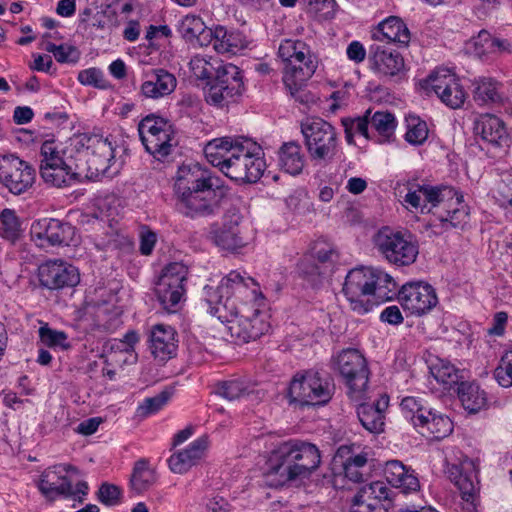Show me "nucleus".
Listing matches in <instances>:
<instances>
[{"label":"nucleus","instance_id":"48","mask_svg":"<svg viewBox=\"0 0 512 512\" xmlns=\"http://www.w3.org/2000/svg\"><path fill=\"white\" fill-rule=\"evenodd\" d=\"M391 490L382 481H375L362 487L358 492L359 498L367 499L373 503L385 504L388 508L391 505Z\"/></svg>","mask_w":512,"mask_h":512},{"label":"nucleus","instance_id":"19","mask_svg":"<svg viewBox=\"0 0 512 512\" xmlns=\"http://www.w3.org/2000/svg\"><path fill=\"white\" fill-rule=\"evenodd\" d=\"M368 61L371 70L381 77L401 80L406 74L403 56L385 44H373L369 47Z\"/></svg>","mask_w":512,"mask_h":512},{"label":"nucleus","instance_id":"60","mask_svg":"<svg viewBox=\"0 0 512 512\" xmlns=\"http://www.w3.org/2000/svg\"><path fill=\"white\" fill-rule=\"evenodd\" d=\"M183 35L189 39L207 34L204 23L200 17H186L182 22Z\"/></svg>","mask_w":512,"mask_h":512},{"label":"nucleus","instance_id":"61","mask_svg":"<svg viewBox=\"0 0 512 512\" xmlns=\"http://www.w3.org/2000/svg\"><path fill=\"white\" fill-rule=\"evenodd\" d=\"M213 47L220 53L236 54L244 47V44L240 33L229 32L228 37L222 41V44H213Z\"/></svg>","mask_w":512,"mask_h":512},{"label":"nucleus","instance_id":"39","mask_svg":"<svg viewBox=\"0 0 512 512\" xmlns=\"http://www.w3.org/2000/svg\"><path fill=\"white\" fill-rule=\"evenodd\" d=\"M155 482L156 473L155 470L150 467L149 461L144 458L136 461L130 477L131 489L137 494H142Z\"/></svg>","mask_w":512,"mask_h":512},{"label":"nucleus","instance_id":"27","mask_svg":"<svg viewBox=\"0 0 512 512\" xmlns=\"http://www.w3.org/2000/svg\"><path fill=\"white\" fill-rule=\"evenodd\" d=\"M384 475L387 482L400 490L403 494L416 492L420 488L418 477L413 469L405 466L399 460H390L386 463Z\"/></svg>","mask_w":512,"mask_h":512},{"label":"nucleus","instance_id":"58","mask_svg":"<svg viewBox=\"0 0 512 512\" xmlns=\"http://www.w3.org/2000/svg\"><path fill=\"white\" fill-rule=\"evenodd\" d=\"M77 79L82 85L93 86L100 89L106 88L103 72L95 67L80 71Z\"/></svg>","mask_w":512,"mask_h":512},{"label":"nucleus","instance_id":"34","mask_svg":"<svg viewBox=\"0 0 512 512\" xmlns=\"http://www.w3.org/2000/svg\"><path fill=\"white\" fill-rule=\"evenodd\" d=\"M278 166L284 172L296 176L305 166V155L299 143L289 141L283 143L278 149Z\"/></svg>","mask_w":512,"mask_h":512},{"label":"nucleus","instance_id":"47","mask_svg":"<svg viewBox=\"0 0 512 512\" xmlns=\"http://www.w3.org/2000/svg\"><path fill=\"white\" fill-rule=\"evenodd\" d=\"M221 63L222 61L216 58L210 57L209 59H206L201 55H196L191 58L189 66L193 75L197 79L210 82L217 71V67H219Z\"/></svg>","mask_w":512,"mask_h":512},{"label":"nucleus","instance_id":"6","mask_svg":"<svg viewBox=\"0 0 512 512\" xmlns=\"http://www.w3.org/2000/svg\"><path fill=\"white\" fill-rule=\"evenodd\" d=\"M77 150H85L88 169L96 177H113L122 165L116 159V147L108 137L96 133H81L75 137Z\"/></svg>","mask_w":512,"mask_h":512},{"label":"nucleus","instance_id":"3","mask_svg":"<svg viewBox=\"0 0 512 512\" xmlns=\"http://www.w3.org/2000/svg\"><path fill=\"white\" fill-rule=\"evenodd\" d=\"M320 462V452L314 444L285 442L272 452L267 462L265 483L277 488L290 481L308 478Z\"/></svg>","mask_w":512,"mask_h":512},{"label":"nucleus","instance_id":"20","mask_svg":"<svg viewBox=\"0 0 512 512\" xmlns=\"http://www.w3.org/2000/svg\"><path fill=\"white\" fill-rule=\"evenodd\" d=\"M398 297L405 310L418 316L429 312L438 303L434 288L422 282L403 285L398 291Z\"/></svg>","mask_w":512,"mask_h":512},{"label":"nucleus","instance_id":"35","mask_svg":"<svg viewBox=\"0 0 512 512\" xmlns=\"http://www.w3.org/2000/svg\"><path fill=\"white\" fill-rule=\"evenodd\" d=\"M47 168H39L40 176L43 181L52 187H68L80 182V174L73 171L65 161L63 164H56Z\"/></svg>","mask_w":512,"mask_h":512},{"label":"nucleus","instance_id":"54","mask_svg":"<svg viewBox=\"0 0 512 512\" xmlns=\"http://www.w3.org/2000/svg\"><path fill=\"white\" fill-rule=\"evenodd\" d=\"M401 409L407 420H409L413 426L417 425L420 421V415H429V408L424 406L423 403L415 397H405L401 401Z\"/></svg>","mask_w":512,"mask_h":512},{"label":"nucleus","instance_id":"53","mask_svg":"<svg viewBox=\"0 0 512 512\" xmlns=\"http://www.w3.org/2000/svg\"><path fill=\"white\" fill-rule=\"evenodd\" d=\"M170 397L171 393L164 390L153 397L145 398L137 407V415L139 417L146 418L157 413L167 404Z\"/></svg>","mask_w":512,"mask_h":512},{"label":"nucleus","instance_id":"28","mask_svg":"<svg viewBox=\"0 0 512 512\" xmlns=\"http://www.w3.org/2000/svg\"><path fill=\"white\" fill-rule=\"evenodd\" d=\"M428 412L429 415H420V421L415 426L418 432L427 438L438 441L449 436L453 431L452 420L432 408H429Z\"/></svg>","mask_w":512,"mask_h":512},{"label":"nucleus","instance_id":"11","mask_svg":"<svg viewBox=\"0 0 512 512\" xmlns=\"http://www.w3.org/2000/svg\"><path fill=\"white\" fill-rule=\"evenodd\" d=\"M301 132L311 160L331 162L338 146L335 128L322 118L307 119L301 124Z\"/></svg>","mask_w":512,"mask_h":512},{"label":"nucleus","instance_id":"29","mask_svg":"<svg viewBox=\"0 0 512 512\" xmlns=\"http://www.w3.org/2000/svg\"><path fill=\"white\" fill-rule=\"evenodd\" d=\"M176 85L177 80L172 73L164 69H153L146 73L141 92L147 98L158 99L171 94Z\"/></svg>","mask_w":512,"mask_h":512},{"label":"nucleus","instance_id":"44","mask_svg":"<svg viewBox=\"0 0 512 512\" xmlns=\"http://www.w3.org/2000/svg\"><path fill=\"white\" fill-rule=\"evenodd\" d=\"M474 100L480 104L498 103L501 96L498 92V84L490 78H480L474 83Z\"/></svg>","mask_w":512,"mask_h":512},{"label":"nucleus","instance_id":"15","mask_svg":"<svg viewBox=\"0 0 512 512\" xmlns=\"http://www.w3.org/2000/svg\"><path fill=\"white\" fill-rule=\"evenodd\" d=\"M31 239L40 247L76 245V227L70 222L56 218L34 221L30 228Z\"/></svg>","mask_w":512,"mask_h":512},{"label":"nucleus","instance_id":"24","mask_svg":"<svg viewBox=\"0 0 512 512\" xmlns=\"http://www.w3.org/2000/svg\"><path fill=\"white\" fill-rule=\"evenodd\" d=\"M177 332L169 325L157 324L150 333V351L155 359L165 362L176 355Z\"/></svg>","mask_w":512,"mask_h":512},{"label":"nucleus","instance_id":"8","mask_svg":"<svg viewBox=\"0 0 512 512\" xmlns=\"http://www.w3.org/2000/svg\"><path fill=\"white\" fill-rule=\"evenodd\" d=\"M374 245L389 264L397 267L412 265L419 254L418 243L410 233L394 231L389 227H383L376 233Z\"/></svg>","mask_w":512,"mask_h":512},{"label":"nucleus","instance_id":"9","mask_svg":"<svg viewBox=\"0 0 512 512\" xmlns=\"http://www.w3.org/2000/svg\"><path fill=\"white\" fill-rule=\"evenodd\" d=\"M138 132L145 150L157 160L169 156L177 144L176 131L171 121L153 113L142 118Z\"/></svg>","mask_w":512,"mask_h":512},{"label":"nucleus","instance_id":"63","mask_svg":"<svg viewBox=\"0 0 512 512\" xmlns=\"http://www.w3.org/2000/svg\"><path fill=\"white\" fill-rule=\"evenodd\" d=\"M420 184H409L408 192L404 198V201L412 208H421V212L426 209V203L424 199H421L422 193L419 191Z\"/></svg>","mask_w":512,"mask_h":512},{"label":"nucleus","instance_id":"36","mask_svg":"<svg viewBox=\"0 0 512 512\" xmlns=\"http://www.w3.org/2000/svg\"><path fill=\"white\" fill-rule=\"evenodd\" d=\"M456 390L464 409L469 413H477L487 405L485 391L474 382L463 380Z\"/></svg>","mask_w":512,"mask_h":512},{"label":"nucleus","instance_id":"13","mask_svg":"<svg viewBox=\"0 0 512 512\" xmlns=\"http://www.w3.org/2000/svg\"><path fill=\"white\" fill-rule=\"evenodd\" d=\"M473 132L481 150L486 151L490 157L501 156L510 146L511 138L505 123L493 114H481L477 117Z\"/></svg>","mask_w":512,"mask_h":512},{"label":"nucleus","instance_id":"42","mask_svg":"<svg viewBox=\"0 0 512 512\" xmlns=\"http://www.w3.org/2000/svg\"><path fill=\"white\" fill-rule=\"evenodd\" d=\"M300 277L312 288L322 285L327 269L321 267L312 256H304L297 265Z\"/></svg>","mask_w":512,"mask_h":512},{"label":"nucleus","instance_id":"12","mask_svg":"<svg viewBox=\"0 0 512 512\" xmlns=\"http://www.w3.org/2000/svg\"><path fill=\"white\" fill-rule=\"evenodd\" d=\"M187 275L188 268L180 262L170 263L162 270L154 292L166 312L176 313L180 310Z\"/></svg>","mask_w":512,"mask_h":512},{"label":"nucleus","instance_id":"5","mask_svg":"<svg viewBox=\"0 0 512 512\" xmlns=\"http://www.w3.org/2000/svg\"><path fill=\"white\" fill-rule=\"evenodd\" d=\"M334 391L335 385L329 376L309 369L293 376L286 397L289 405L294 407L324 406L330 402Z\"/></svg>","mask_w":512,"mask_h":512},{"label":"nucleus","instance_id":"41","mask_svg":"<svg viewBox=\"0 0 512 512\" xmlns=\"http://www.w3.org/2000/svg\"><path fill=\"white\" fill-rule=\"evenodd\" d=\"M243 92H235L228 90L225 86L215 82H206L204 88L205 101L212 106L223 108L230 103L237 102L242 96Z\"/></svg>","mask_w":512,"mask_h":512},{"label":"nucleus","instance_id":"49","mask_svg":"<svg viewBox=\"0 0 512 512\" xmlns=\"http://www.w3.org/2000/svg\"><path fill=\"white\" fill-rule=\"evenodd\" d=\"M39 342L42 346L52 349H67L69 344L67 343L68 336L64 331L53 329L48 323H42L38 330Z\"/></svg>","mask_w":512,"mask_h":512},{"label":"nucleus","instance_id":"32","mask_svg":"<svg viewBox=\"0 0 512 512\" xmlns=\"http://www.w3.org/2000/svg\"><path fill=\"white\" fill-rule=\"evenodd\" d=\"M389 398L382 396L376 403H361L357 407V416L361 425L370 433L379 434L384 431V410Z\"/></svg>","mask_w":512,"mask_h":512},{"label":"nucleus","instance_id":"57","mask_svg":"<svg viewBox=\"0 0 512 512\" xmlns=\"http://www.w3.org/2000/svg\"><path fill=\"white\" fill-rule=\"evenodd\" d=\"M495 379L502 387L512 386V350L505 353L500 365L495 369Z\"/></svg>","mask_w":512,"mask_h":512},{"label":"nucleus","instance_id":"40","mask_svg":"<svg viewBox=\"0 0 512 512\" xmlns=\"http://www.w3.org/2000/svg\"><path fill=\"white\" fill-rule=\"evenodd\" d=\"M419 191L424 196V202L428 212L440 211L442 206L453 196H456V190L449 186H419Z\"/></svg>","mask_w":512,"mask_h":512},{"label":"nucleus","instance_id":"17","mask_svg":"<svg viewBox=\"0 0 512 512\" xmlns=\"http://www.w3.org/2000/svg\"><path fill=\"white\" fill-rule=\"evenodd\" d=\"M243 217L238 211H228L220 223L209 227L207 238L216 247L229 252H236L246 245L240 227Z\"/></svg>","mask_w":512,"mask_h":512},{"label":"nucleus","instance_id":"64","mask_svg":"<svg viewBox=\"0 0 512 512\" xmlns=\"http://www.w3.org/2000/svg\"><path fill=\"white\" fill-rule=\"evenodd\" d=\"M495 37L492 36L489 32L483 30L478 34V37L475 41L476 49L478 50L479 55L492 54L493 52V44Z\"/></svg>","mask_w":512,"mask_h":512},{"label":"nucleus","instance_id":"31","mask_svg":"<svg viewBox=\"0 0 512 512\" xmlns=\"http://www.w3.org/2000/svg\"><path fill=\"white\" fill-rule=\"evenodd\" d=\"M433 214L438 217L445 229L463 227L469 217L463 195L458 191H456V196L445 202L440 211H433Z\"/></svg>","mask_w":512,"mask_h":512},{"label":"nucleus","instance_id":"33","mask_svg":"<svg viewBox=\"0 0 512 512\" xmlns=\"http://www.w3.org/2000/svg\"><path fill=\"white\" fill-rule=\"evenodd\" d=\"M208 446L207 436H202L194 440L189 446L173 454L169 460V467L174 473L183 474L187 472L202 457L203 452Z\"/></svg>","mask_w":512,"mask_h":512},{"label":"nucleus","instance_id":"4","mask_svg":"<svg viewBox=\"0 0 512 512\" xmlns=\"http://www.w3.org/2000/svg\"><path fill=\"white\" fill-rule=\"evenodd\" d=\"M278 55L285 63L282 80L291 97L302 104L314 102V96L305 89L318 65L310 47L302 40L286 39Z\"/></svg>","mask_w":512,"mask_h":512},{"label":"nucleus","instance_id":"7","mask_svg":"<svg viewBox=\"0 0 512 512\" xmlns=\"http://www.w3.org/2000/svg\"><path fill=\"white\" fill-rule=\"evenodd\" d=\"M261 146L242 137L234 154L228 160L224 174L240 183H256L263 175L266 163Z\"/></svg>","mask_w":512,"mask_h":512},{"label":"nucleus","instance_id":"21","mask_svg":"<svg viewBox=\"0 0 512 512\" xmlns=\"http://www.w3.org/2000/svg\"><path fill=\"white\" fill-rule=\"evenodd\" d=\"M477 469L474 462L466 458L460 464H452L447 468L448 478L461 493L462 499L475 509V500L479 491Z\"/></svg>","mask_w":512,"mask_h":512},{"label":"nucleus","instance_id":"43","mask_svg":"<svg viewBox=\"0 0 512 512\" xmlns=\"http://www.w3.org/2000/svg\"><path fill=\"white\" fill-rule=\"evenodd\" d=\"M373 274L374 280H376L373 285V301L378 304L380 301L392 299L398 293L395 280L379 269L373 268Z\"/></svg>","mask_w":512,"mask_h":512},{"label":"nucleus","instance_id":"59","mask_svg":"<svg viewBox=\"0 0 512 512\" xmlns=\"http://www.w3.org/2000/svg\"><path fill=\"white\" fill-rule=\"evenodd\" d=\"M97 498L106 506H115L120 503L121 490L114 484L103 483L99 487Z\"/></svg>","mask_w":512,"mask_h":512},{"label":"nucleus","instance_id":"1","mask_svg":"<svg viewBox=\"0 0 512 512\" xmlns=\"http://www.w3.org/2000/svg\"><path fill=\"white\" fill-rule=\"evenodd\" d=\"M256 286L253 278L231 271L216 289L207 290V312L228 324L238 344L256 341L270 328L266 313L259 308L264 297L257 293Z\"/></svg>","mask_w":512,"mask_h":512},{"label":"nucleus","instance_id":"46","mask_svg":"<svg viewBox=\"0 0 512 512\" xmlns=\"http://www.w3.org/2000/svg\"><path fill=\"white\" fill-rule=\"evenodd\" d=\"M21 222L15 211L4 209L0 214V234L6 240L14 243L21 236Z\"/></svg>","mask_w":512,"mask_h":512},{"label":"nucleus","instance_id":"37","mask_svg":"<svg viewBox=\"0 0 512 512\" xmlns=\"http://www.w3.org/2000/svg\"><path fill=\"white\" fill-rule=\"evenodd\" d=\"M430 371L434 378L442 383L446 389L458 387L460 382L465 378V371L456 368L452 363L444 359H438L430 367Z\"/></svg>","mask_w":512,"mask_h":512},{"label":"nucleus","instance_id":"45","mask_svg":"<svg viewBox=\"0 0 512 512\" xmlns=\"http://www.w3.org/2000/svg\"><path fill=\"white\" fill-rule=\"evenodd\" d=\"M371 129L375 130L384 141H389L396 129V119L394 114L388 111H377L372 116L369 115Z\"/></svg>","mask_w":512,"mask_h":512},{"label":"nucleus","instance_id":"52","mask_svg":"<svg viewBox=\"0 0 512 512\" xmlns=\"http://www.w3.org/2000/svg\"><path fill=\"white\" fill-rule=\"evenodd\" d=\"M407 131L405 140L412 145H422L428 137V127L425 121L417 116H410L406 119Z\"/></svg>","mask_w":512,"mask_h":512},{"label":"nucleus","instance_id":"2","mask_svg":"<svg viewBox=\"0 0 512 512\" xmlns=\"http://www.w3.org/2000/svg\"><path fill=\"white\" fill-rule=\"evenodd\" d=\"M226 191L219 177L198 163L179 167L174 183L175 206L192 219L216 215Z\"/></svg>","mask_w":512,"mask_h":512},{"label":"nucleus","instance_id":"14","mask_svg":"<svg viewBox=\"0 0 512 512\" xmlns=\"http://www.w3.org/2000/svg\"><path fill=\"white\" fill-rule=\"evenodd\" d=\"M374 277L373 268L360 267L350 270L345 278L342 291L351 309L360 315L370 312L376 305V302L371 299L376 281Z\"/></svg>","mask_w":512,"mask_h":512},{"label":"nucleus","instance_id":"10","mask_svg":"<svg viewBox=\"0 0 512 512\" xmlns=\"http://www.w3.org/2000/svg\"><path fill=\"white\" fill-rule=\"evenodd\" d=\"M335 369L347 386L351 400L365 399L369 383V368L365 357L354 348L342 350L334 359Z\"/></svg>","mask_w":512,"mask_h":512},{"label":"nucleus","instance_id":"22","mask_svg":"<svg viewBox=\"0 0 512 512\" xmlns=\"http://www.w3.org/2000/svg\"><path fill=\"white\" fill-rule=\"evenodd\" d=\"M77 269L62 262H47L39 267V281L50 290L73 287L79 283Z\"/></svg>","mask_w":512,"mask_h":512},{"label":"nucleus","instance_id":"18","mask_svg":"<svg viewBox=\"0 0 512 512\" xmlns=\"http://www.w3.org/2000/svg\"><path fill=\"white\" fill-rule=\"evenodd\" d=\"M427 83L441 102L449 108L458 109L464 104L467 94L459 78L450 69H437L428 77Z\"/></svg>","mask_w":512,"mask_h":512},{"label":"nucleus","instance_id":"51","mask_svg":"<svg viewBox=\"0 0 512 512\" xmlns=\"http://www.w3.org/2000/svg\"><path fill=\"white\" fill-rule=\"evenodd\" d=\"M216 394L229 400H237L242 396L248 394V384L239 378L222 381L216 384Z\"/></svg>","mask_w":512,"mask_h":512},{"label":"nucleus","instance_id":"56","mask_svg":"<svg viewBox=\"0 0 512 512\" xmlns=\"http://www.w3.org/2000/svg\"><path fill=\"white\" fill-rule=\"evenodd\" d=\"M41 163L39 168H47L56 164H63L65 161L58 150V147L53 140H46L42 143L40 148Z\"/></svg>","mask_w":512,"mask_h":512},{"label":"nucleus","instance_id":"62","mask_svg":"<svg viewBox=\"0 0 512 512\" xmlns=\"http://www.w3.org/2000/svg\"><path fill=\"white\" fill-rule=\"evenodd\" d=\"M350 512H388L385 504L373 503L364 498H359L356 494L352 499Z\"/></svg>","mask_w":512,"mask_h":512},{"label":"nucleus","instance_id":"55","mask_svg":"<svg viewBox=\"0 0 512 512\" xmlns=\"http://www.w3.org/2000/svg\"><path fill=\"white\" fill-rule=\"evenodd\" d=\"M45 50L52 53L59 63H76L79 59V52L74 46L56 45L48 42Z\"/></svg>","mask_w":512,"mask_h":512},{"label":"nucleus","instance_id":"38","mask_svg":"<svg viewBox=\"0 0 512 512\" xmlns=\"http://www.w3.org/2000/svg\"><path fill=\"white\" fill-rule=\"evenodd\" d=\"M211 82L225 86L230 92H244L242 71L232 63H221Z\"/></svg>","mask_w":512,"mask_h":512},{"label":"nucleus","instance_id":"23","mask_svg":"<svg viewBox=\"0 0 512 512\" xmlns=\"http://www.w3.org/2000/svg\"><path fill=\"white\" fill-rule=\"evenodd\" d=\"M63 467L54 465L42 472L38 489L49 500L57 496L68 498L73 494L72 479L63 474Z\"/></svg>","mask_w":512,"mask_h":512},{"label":"nucleus","instance_id":"50","mask_svg":"<svg viewBox=\"0 0 512 512\" xmlns=\"http://www.w3.org/2000/svg\"><path fill=\"white\" fill-rule=\"evenodd\" d=\"M371 114L370 110H367L362 117H357L355 119L351 118H343L342 125L344 127L345 139L349 144L353 143V137L355 134H359L369 139V115Z\"/></svg>","mask_w":512,"mask_h":512},{"label":"nucleus","instance_id":"16","mask_svg":"<svg viewBox=\"0 0 512 512\" xmlns=\"http://www.w3.org/2000/svg\"><path fill=\"white\" fill-rule=\"evenodd\" d=\"M36 179L35 168L14 154L0 158V183L10 193L22 195L32 188Z\"/></svg>","mask_w":512,"mask_h":512},{"label":"nucleus","instance_id":"25","mask_svg":"<svg viewBox=\"0 0 512 512\" xmlns=\"http://www.w3.org/2000/svg\"><path fill=\"white\" fill-rule=\"evenodd\" d=\"M352 448L347 445L337 449L336 457L343 459L342 467L345 477L354 483H361L370 477L371 466L368 463V454L361 452L352 455Z\"/></svg>","mask_w":512,"mask_h":512},{"label":"nucleus","instance_id":"30","mask_svg":"<svg viewBox=\"0 0 512 512\" xmlns=\"http://www.w3.org/2000/svg\"><path fill=\"white\" fill-rule=\"evenodd\" d=\"M242 137H221L209 141L204 147V155L209 163L225 172L231 154H234Z\"/></svg>","mask_w":512,"mask_h":512},{"label":"nucleus","instance_id":"26","mask_svg":"<svg viewBox=\"0 0 512 512\" xmlns=\"http://www.w3.org/2000/svg\"><path fill=\"white\" fill-rule=\"evenodd\" d=\"M372 38L378 42L395 43L399 47H407L411 34L401 18L390 16L377 25L372 32Z\"/></svg>","mask_w":512,"mask_h":512}]
</instances>
